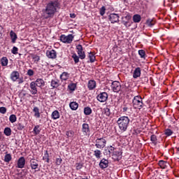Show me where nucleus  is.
<instances>
[{
	"label": "nucleus",
	"mask_w": 179,
	"mask_h": 179,
	"mask_svg": "<svg viewBox=\"0 0 179 179\" xmlns=\"http://www.w3.org/2000/svg\"><path fill=\"white\" fill-rule=\"evenodd\" d=\"M4 135H6V136H10V135H12V129H10V127H6L4 129Z\"/></svg>",
	"instance_id": "obj_28"
},
{
	"label": "nucleus",
	"mask_w": 179,
	"mask_h": 179,
	"mask_svg": "<svg viewBox=\"0 0 179 179\" xmlns=\"http://www.w3.org/2000/svg\"><path fill=\"white\" fill-rule=\"evenodd\" d=\"M18 82V85H22V83H23V82H24V80L23 79V78H20L19 77V79L17 80Z\"/></svg>",
	"instance_id": "obj_55"
},
{
	"label": "nucleus",
	"mask_w": 179,
	"mask_h": 179,
	"mask_svg": "<svg viewBox=\"0 0 179 179\" xmlns=\"http://www.w3.org/2000/svg\"><path fill=\"white\" fill-rule=\"evenodd\" d=\"M59 4L57 1H50L46 4L45 8L43 9L42 12L44 13L46 19L48 17H52L55 13H57V9H58Z\"/></svg>",
	"instance_id": "obj_1"
},
{
	"label": "nucleus",
	"mask_w": 179,
	"mask_h": 179,
	"mask_svg": "<svg viewBox=\"0 0 179 179\" xmlns=\"http://www.w3.org/2000/svg\"><path fill=\"white\" fill-rule=\"evenodd\" d=\"M71 57H72L75 64H78L79 62L80 57H79V56H78V55H76V53H73Z\"/></svg>",
	"instance_id": "obj_42"
},
{
	"label": "nucleus",
	"mask_w": 179,
	"mask_h": 179,
	"mask_svg": "<svg viewBox=\"0 0 179 179\" xmlns=\"http://www.w3.org/2000/svg\"><path fill=\"white\" fill-rule=\"evenodd\" d=\"M0 113L1 114H6V108H5V107H0Z\"/></svg>",
	"instance_id": "obj_52"
},
{
	"label": "nucleus",
	"mask_w": 179,
	"mask_h": 179,
	"mask_svg": "<svg viewBox=\"0 0 179 179\" xmlns=\"http://www.w3.org/2000/svg\"><path fill=\"white\" fill-rule=\"evenodd\" d=\"M37 87H44L45 86V82L43 78H37L36 81H34Z\"/></svg>",
	"instance_id": "obj_15"
},
{
	"label": "nucleus",
	"mask_w": 179,
	"mask_h": 179,
	"mask_svg": "<svg viewBox=\"0 0 179 179\" xmlns=\"http://www.w3.org/2000/svg\"><path fill=\"white\" fill-rule=\"evenodd\" d=\"M71 17H73V16H71Z\"/></svg>",
	"instance_id": "obj_60"
},
{
	"label": "nucleus",
	"mask_w": 179,
	"mask_h": 179,
	"mask_svg": "<svg viewBox=\"0 0 179 179\" xmlns=\"http://www.w3.org/2000/svg\"><path fill=\"white\" fill-rule=\"evenodd\" d=\"M29 87H30V93L31 94H37L38 93V90H37V85H36V83H34V81H32L30 85H29Z\"/></svg>",
	"instance_id": "obj_11"
},
{
	"label": "nucleus",
	"mask_w": 179,
	"mask_h": 179,
	"mask_svg": "<svg viewBox=\"0 0 179 179\" xmlns=\"http://www.w3.org/2000/svg\"><path fill=\"white\" fill-rule=\"evenodd\" d=\"M69 107L71 110H78V107H79V104L75 101H73L69 103Z\"/></svg>",
	"instance_id": "obj_23"
},
{
	"label": "nucleus",
	"mask_w": 179,
	"mask_h": 179,
	"mask_svg": "<svg viewBox=\"0 0 179 179\" xmlns=\"http://www.w3.org/2000/svg\"><path fill=\"white\" fill-rule=\"evenodd\" d=\"M138 55H140L141 58H143V59H146V53L145 52V50H138Z\"/></svg>",
	"instance_id": "obj_39"
},
{
	"label": "nucleus",
	"mask_w": 179,
	"mask_h": 179,
	"mask_svg": "<svg viewBox=\"0 0 179 179\" xmlns=\"http://www.w3.org/2000/svg\"><path fill=\"white\" fill-rule=\"evenodd\" d=\"M27 75L28 76H33V75H34V71L29 69L27 71Z\"/></svg>",
	"instance_id": "obj_53"
},
{
	"label": "nucleus",
	"mask_w": 179,
	"mask_h": 179,
	"mask_svg": "<svg viewBox=\"0 0 179 179\" xmlns=\"http://www.w3.org/2000/svg\"><path fill=\"white\" fill-rule=\"evenodd\" d=\"M88 57L90 58V62L93 63V62H94V61H96V57L94 56V55L93 53H92V52L89 53Z\"/></svg>",
	"instance_id": "obj_43"
},
{
	"label": "nucleus",
	"mask_w": 179,
	"mask_h": 179,
	"mask_svg": "<svg viewBox=\"0 0 179 179\" xmlns=\"http://www.w3.org/2000/svg\"><path fill=\"white\" fill-rule=\"evenodd\" d=\"M94 156H95L96 159H100V157H101V151L99 150H94Z\"/></svg>",
	"instance_id": "obj_35"
},
{
	"label": "nucleus",
	"mask_w": 179,
	"mask_h": 179,
	"mask_svg": "<svg viewBox=\"0 0 179 179\" xmlns=\"http://www.w3.org/2000/svg\"><path fill=\"white\" fill-rule=\"evenodd\" d=\"M113 156H115L116 159L117 160H120L122 157V152H121V151H115V152H113Z\"/></svg>",
	"instance_id": "obj_27"
},
{
	"label": "nucleus",
	"mask_w": 179,
	"mask_h": 179,
	"mask_svg": "<svg viewBox=\"0 0 179 179\" xmlns=\"http://www.w3.org/2000/svg\"><path fill=\"white\" fill-rule=\"evenodd\" d=\"M122 23L125 25L126 27H129L131 26V23H129V19H131V16L127 15L125 17H122Z\"/></svg>",
	"instance_id": "obj_18"
},
{
	"label": "nucleus",
	"mask_w": 179,
	"mask_h": 179,
	"mask_svg": "<svg viewBox=\"0 0 179 179\" xmlns=\"http://www.w3.org/2000/svg\"><path fill=\"white\" fill-rule=\"evenodd\" d=\"M52 120H58L60 117L59 112L58 110H55L52 113Z\"/></svg>",
	"instance_id": "obj_26"
},
{
	"label": "nucleus",
	"mask_w": 179,
	"mask_h": 179,
	"mask_svg": "<svg viewBox=\"0 0 179 179\" xmlns=\"http://www.w3.org/2000/svg\"><path fill=\"white\" fill-rule=\"evenodd\" d=\"M60 41L65 44H71L73 41V35L69 34L68 36L62 35L60 36Z\"/></svg>",
	"instance_id": "obj_5"
},
{
	"label": "nucleus",
	"mask_w": 179,
	"mask_h": 179,
	"mask_svg": "<svg viewBox=\"0 0 179 179\" xmlns=\"http://www.w3.org/2000/svg\"><path fill=\"white\" fill-rule=\"evenodd\" d=\"M155 23H156V22L154 21L153 19H148V20H147V21H146V24H147L148 26H149V27H152L155 26Z\"/></svg>",
	"instance_id": "obj_32"
},
{
	"label": "nucleus",
	"mask_w": 179,
	"mask_h": 179,
	"mask_svg": "<svg viewBox=\"0 0 179 179\" xmlns=\"http://www.w3.org/2000/svg\"><path fill=\"white\" fill-rule=\"evenodd\" d=\"M77 50V54L78 55V57H80V59H85L86 58V55L85 54V52H83V47L82 45H78L76 46Z\"/></svg>",
	"instance_id": "obj_6"
},
{
	"label": "nucleus",
	"mask_w": 179,
	"mask_h": 179,
	"mask_svg": "<svg viewBox=\"0 0 179 179\" xmlns=\"http://www.w3.org/2000/svg\"><path fill=\"white\" fill-rule=\"evenodd\" d=\"M25 164H26V159H24V157H20L17 163V167L18 169H23Z\"/></svg>",
	"instance_id": "obj_12"
},
{
	"label": "nucleus",
	"mask_w": 179,
	"mask_h": 179,
	"mask_svg": "<svg viewBox=\"0 0 179 179\" xmlns=\"http://www.w3.org/2000/svg\"><path fill=\"white\" fill-rule=\"evenodd\" d=\"M60 79L61 80L64 81V80H68V79H69V73H68V72H63L61 75H60Z\"/></svg>",
	"instance_id": "obj_21"
},
{
	"label": "nucleus",
	"mask_w": 179,
	"mask_h": 179,
	"mask_svg": "<svg viewBox=\"0 0 179 179\" xmlns=\"http://www.w3.org/2000/svg\"><path fill=\"white\" fill-rule=\"evenodd\" d=\"M122 110L124 113H127V111H128V108L127 106H124L122 108Z\"/></svg>",
	"instance_id": "obj_57"
},
{
	"label": "nucleus",
	"mask_w": 179,
	"mask_h": 179,
	"mask_svg": "<svg viewBox=\"0 0 179 179\" xmlns=\"http://www.w3.org/2000/svg\"><path fill=\"white\" fill-rule=\"evenodd\" d=\"M17 120V117H16V115H10L9 117V121L12 124H13V122H16Z\"/></svg>",
	"instance_id": "obj_40"
},
{
	"label": "nucleus",
	"mask_w": 179,
	"mask_h": 179,
	"mask_svg": "<svg viewBox=\"0 0 179 179\" xmlns=\"http://www.w3.org/2000/svg\"><path fill=\"white\" fill-rule=\"evenodd\" d=\"M71 17H73V16H71Z\"/></svg>",
	"instance_id": "obj_58"
},
{
	"label": "nucleus",
	"mask_w": 179,
	"mask_h": 179,
	"mask_svg": "<svg viewBox=\"0 0 179 179\" xmlns=\"http://www.w3.org/2000/svg\"><path fill=\"white\" fill-rule=\"evenodd\" d=\"M61 163H62V159L61 158H57L56 159V164H57V166H59V164H61Z\"/></svg>",
	"instance_id": "obj_56"
},
{
	"label": "nucleus",
	"mask_w": 179,
	"mask_h": 179,
	"mask_svg": "<svg viewBox=\"0 0 179 179\" xmlns=\"http://www.w3.org/2000/svg\"><path fill=\"white\" fill-rule=\"evenodd\" d=\"M150 141L152 143H154V145H156L157 143V137L156 135L152 134L150 137Z\"/></svg>",
	"instance_id": "obj_41"
},
{
	"label": "nucleus",
	"mask_w": 179,
	"mask_h": 179,
	"mask_svg": "<svg viewBox=\"0 0 179 179\" xmlns=\"http://www.w3.org/2000/svg\"><path fill=\"white\" fill-rule=\"evenodd\" d=\"M141 15L136 14V15H134L133 16V20L134 22V23H139V22H141Z\"/></svg>",
	"instance_id": "obj_33"
},
{
	"label": "nucleus",
	"mask_w": 179,
	"mask_h": 179,
	"mask_svg": "<svg viewBox=\"0 0 179 179\" xmlns=\"http://www.w3.org/2000/svg\"><path fill=\"white\" fill-rule=\"evenodd\" d=\"M115 148L113 146H110L108 150L109 153H113L114 155V152H115Z\"/></svg>",
	"instance_id": "obj_54"
},
{
	"label": "nucleus",
	"mask_w": 179,
	"mask_h": 179,
	"mask_svg": "<svg viewBox=\"0 0 179 179\" xmlns=\"http://www.w3.org/2000/svg\"><path fill=\"white\" fill-rule=\"evenodd\" d=\"M71 17H73V16H71Z\"/></svg>",
	"instance_id": "obj_59"
},
{
	"label": "nucleus",
	"mask_w": 179,
	"mask_h": 179,
	"mask_svg": "<svg viewBox=\"0 0 179 179\" xmlns=\"http://www.w3.org/2000/svg\"><path fill=\"white\" fill-rule=\"evenodd\" d=\"M87 87L89 90H93L94 89H96V81L94 80H90L88 82Z\"/></svg>",
	"instance_id": "obj_19"
},
{
	"label": "nucleus",
	"mask_w": 179,
	"mask_h": 179,
	"mask_svg": "<svg viewBox=\"0 0 179 179\" xmlns=\"http://www.w3.org/2000/svg\"><path fill=\"white\" fill-rule=\"evenodd\" d=\"M84 114L85 115H90L92 114V108L90 107H86L84 108Z\"/></svg>",
	"instance_id": "obj_37"
},
{
	"label": "nucleus",
	"mask_w": 179,
	"mask_h": 179,
	"mask_svg": "<svg viewBox=\"0 0 179 179\" xmlns=\"http://www.w3.org/2000/svg\"><path fill=\"white\" fill-rule=\"evenodd\" d=\"M41 131V129H40V126L39 125H36V126L34 127V134L35 135H38Z\"/></svg>",
	"instance_id": "obj_36"
},
{
	"label": "nucleus",
	"mask_w": 179,
	"mask_h": 179,
	"mask_svg": "<svg viewBox=\"0 0 179 179\" xmlns=\"http://www.w3.org/2000/svg\"><path fill=\"white\" fill-rule=\"evenodd\" d=\"M141 76V68L137 67L135 69L134 73H133V78L134 79H136Z\"/></svg>",
	"instance_id": "obj_20"
},
{
	"label": "nucleus",
	"mask_w": 179,
	"mask_h": 179,
	"mask_svg": "<svg viewBox=\"0 0 179 179\" xmlns=\"http://www.w3.org/2000/svg\"><path fill=\"white\" fill-rule=\"evenodd\" d=\"M68 87H69V90H71V92H75V89H76V84L71 83V84L69 85Z\"/></svg>",
	"instance_id": "obj_45"
},
{
	"label": "nucleus",
	"mask_w": 179,
	"mask_h": 179,
	"mask_svg": "<svg viewBox=\"0 0 179 179\" xmlns=\"http://www.w3.org/2000/svg\"><path fill=\"white\" fill-rule=\"evenodd\" d=\"M10 36L12 40V43H16V40H17V35L13 31H10Z\"/></svg>",
	"instance_id": "obj_25"
},
{
	"label": "nucleus",
	"mask_w": 179,
	"mask_h": 179,
	"mask_svg": "<svg viewBox=\"0 0 179 179\" xmlns=\"http://www.w3.org/2000/svg\"><path fill=\"white\" fill-rule=\"evenodd\" d=\"M130 121L131 120H129V117H128L127 116H122L118 118L117 124L122 132H125L127 129H128Z\"/></svg>",
	"instance_id": "obj_2"
},
{
	"label": "nucleus",
	"mask_w": 179,
	"mask_h": 179,
	"mask_svg": "<svg viewBox=\"0 0 179 179\" xmlns=\"http://www.w3.org/2000/svg\"><path fill=\"white\" fill-rule=\"evenodd\" d=\"M106 144L107 141H106L104 138H97L95 141V146L97 149H103V148H106Z\"/></svg>",
	"instance_id": "obj_4"
},
{
	"label": "nucleus",
	"mask_w": 179,
	"mask_h": 179,
	"mask_svg": "<svg viewBox=\"0 0 179 179\" xmlns=\"http://www.w3.org/2000/svg\"><path fill=\"white\" fill-rule=\"evenodd\" d=\"M108 19L110 23H117V22H120V15H118V14L111 13L108 16Z\"/></svg>",
	"instance_id": "obj_9"
},
{
	"label": "nucleus",
	"mask_w": 179,
	"mask_h": 179,
	"mask_svg": "<svg viewBox=\"0 0 179 179\" xmlns=\"http://www.w3.org/2000/svg\"><path fill=\"white\" fill-rule=\"evenodd\" d=\"M59 80H51V87L53 89H57L59 86Z\"/></svg>",
	"instance_id": "obj_22"
},
{
	"label": "nucleus",
	"mask_w": 179,
	"mask_h": 179,
	"mask_svg": "<svg viewBox=\"0 0 179 179\" xmlns=\"http://www.w3.org/2000/svg\"><path fill=\"white\" fill-rule=\"evenodd\" d=\"M82 132L85 136H87L89 135V134H90V128L89 127V124L87 123L83 124Z\"/></svg>",
	"instance_id": "obj_10"
},
{
	"label": "nucleus",
	"mask_w": 179,
	"mask_h": 179,
	"mask_svg": "<svg viewBox=\"0 0 179 179\" xmlns=\"http://www.w3.org/2000/svg\"><path fill=\"white\" fill-rule=\"evenodd\" d=\"M8 62H9V61L8 60L7 57H4L1 58V63L2 66H7Z\"/></svg>",
	"instance_id": "obj_30"
},
{
	"label": "nucleus",
	"mask_w": 179,
	"mask_h": 179,
	"mask_svg": "<svg viewBox=\"0 0 179 179\" xmlns=\"http://www.w3.org/2000/svg\"><path fill=\"white\" fill-rule=\"evenodd\" d=\"M164 134L166 136H171L173 135V131L170 129H166L164 131Z\"/></svg>",
	"instance_id": "obj_46"
},
{
	"label": "nucleus",
	"mask_w": 179,
	"mask_h": 179,
	"mask_svg": "<svg viewBox=\"0 0 179 179\" xmlns=\"http://www.w3.org/2000/svg\"><path fill=\"white\" fill-rule=\"evenodd\" d=\"M17 129H18V131H23L24 126L22 123H18V124H17Z\"/></svg>",
	"instance_id": "obj_48"
},
{
	"label": "nucleus",
	"mask_w": 179,
	"mask_h": 179,
	"mask_svg": "<svg viewBox=\"0 0 179 179\" xmlns=\"http://www.w3.org/2000/svg\"><path fill=\"white\" fill-rule=\"evenodd\" d=\"M105 14H106V7L102 6L100 9V15L101 16H104Z\"/></svg>",
	"instance_id": "obj_49"
},
{
	"label": "nucleus",
	"mask_w": 179,
	"mask_h": 179,
	"mask_svg": "<svg viewBox=\"0 0 179 179\" xmlns=\"http://www.w3.org/2000/svg\"><path fill=\"white\" fill-rule=\"evenodd\" d=\"M76 170H80L83 167V164L82 163H77L75 165Z\"/></svg>",
	"instance_id": "obj_50"
},
{
	"label": "nucleus",
	"mask_w": 179,
	"mask_h": 179,
	"mask_svg": "<svg viewBox=\"0 0 179 179\" xmlns=\"http://www.w3.org/2000/svg\"><path fill=\"white\" fill-rule=\"evenodd\" d=\"M111 87L113 92L118 93L121 90V83L118 81H113L111 85Z\"/></svg>",
	"instance_id": "obj_8"
},
{
	"label": "nucleus",
	"mask_w": 179,
	"mask_h": 179,
	"mask_svg": "<svg viewBox=\"0 0 179 179\" xmlns=\"http://www.w3.org/2000/svg\"><path fill=\"white\" fill-rule=\"evenodd\" d=\"M43 160H45L47 163H50V155L48 151H46V153L44 155Z\"/></svg>",
	"instance_id": "obj_44"
},
{
	"label": "nucleus",
	"mask_w": 179,
	"mask_h": 179,
	"mask_svg": "<svg viewBox=\"0 0 179 179\" xmlns=\"http://www.w3.org/2000/svg\"><path fill=\"white\" fill-rule=\"evenodd\" d=\"M33 112L34 113V116L35 118H40V109L38 107L35 106L33 109Z\"/></svg>",
	"instance_id": "obj_24"
},
{
	"label": "nucleus",
	"mask_w": 179,
	"mask_h": 179,
	"mask_svg": "<svg viewBox=\"0 0 179 179\" xmlns=\"http://www.w3.org/2000/svg\"><path fill=\"white\" fill-rule=\"evenodd\" d=\"M17 51H19V49L17 47L14 46L13 48V50H11V52L12 54H14L15 55H16V54H17Z\"/></svg>",
	"instance_id": "obj_51"
},
{
	"label": "nucleus",
	"mask_w": 179,
	"mask_h": 179,
	"mask_svg": "<svg viewBox=\"0 0 179 179\" xmlns=\"http://www.w3.org/2000/svg\"><path fill=\"white\" fill-rule=\"evenodd\" d=\"M12 160V155L10 154H6L4 157V162L6 163H9Z\"/></svg>",
	"instance_id": "obj_38"
},
{
	"label": "nucleus",
	"mask_w": 179,
	"mask_h": 179,
	"mask_svg": "<svg viewBox=\"0 0 179 179\" xmlns=\"http://www.w3.org/2000/svg\"><path fill=\"white\" fill-rule=\"evenodd\" d=\"M31 58L34 60V64H38L40 62V56L37 55H31Z\"/></svg>",
	"instance_id": "obj_29"
},
{
	"label": "nucleus",
	"mask_w": 179,
	"mask_h": 179,
	"mask_svg": "<svg viewBox=\"0 0 179 179\" xmlns=\"http://www.w3.org/2000/svg\"><path fill=\"white\" fill-rule=\"evenodd\" d=\"M10 78L13 82H16L20 78V73L18 71H14L10 73Z\"/></svg>",
	"instance_id": "obj_13"
},
{
	"label": "nucleus",
	"mask_w": 179,
	"mask_h": 179,
	"mask_svg": "<svg viewBox=\"0 0 179 179\" xmlns=\"http://www.w3.org/2000/svg\"><path fill=\"white\" fill-rule=\"evenodd\" d=\"M159 166L161 169H166L167 167V162L161 160L159 162Z\"/></svg>",
	"instance_id": "obj_34"
},
{
	"label": "nucleus",
	"mask_w": 179,
	"mask_h": 179,
	"mask_svg": "<svg viewBox=\"0 0 179 179\" xmlns=\"http://www.w3.org/2000/svg\"><path fill=\"white\" fill-rule=\"evenodd\" d=\"M103 114H105L106 117H110V115H111V110H110V108H103Z\"/></svg>",
	"instance_id": "obj_31"
},
{
	"label": "nucleus",
	"mask_w": 179,
	"mask_h": 179,
	"mask_svg": "<svg viewBox=\"0 0 179 179\" xmlns=\"http://www.w3.org/2000/svg\"><path fill=\"white\" fill-rule=\"evenodd\" d=\"M96 99L98 101L104 103V101H107V99H108V94H107V92H101L97 95Z\"/></svg>",
	"instance_id": "obj_7"
},
{
	"label": "nucleus",
	"mask_w": 179,
	"mask_h": 179,
	"mask_svg": "<svg viewBox=\"0 0 179 179\" xmlns=\"http://www.w3.org/2000/svg\"><path fill=\"white\" fill-rule=\"evenodd\" d=\"M66 136H68V138H73V135H75V132H73V131H68L66 132Z\"/></svg>",
	"instance_id": "obj_47"
},
{
	"label": "nucleus",
	"mask_w": 179,
	"mask_h": 179,
	"mask_svg": "<svg viewBox=\"0 0 179 179\" xmlns=\"http://www.w3.org/2000/svg\"><path fill=\"white\" fill-rule=\"evenodd\" d=\"M100 169H107L108 167V160L106 159H102L99 162Z\"/></svg>",
	"instance_id": "obj_17"
},
{
	"label": "nucleus",
	"mask_w": 179,
	"mask_h": 179,
	"mask_svg": "<svg viewBox=\"0 0 179 179\" xmlns=\"http://www.w3.org/2000/svg\"><path fill=\"white\" fill-rule=\"evenodd\" d=\"M132 103H133V107H134V108L141 110V108L143 107V101L141 96H134L132 100Z\"/></svg>",
	"instance_id": "obj_3"
},
{
	"label": "nucleus",
	"mask_w": 179,
	"mask_h": 179,
	"mask_svg": "<svg viewBox=\"0 0 179 179\" xmlns=\"http://www.w3.org/2000/svg\"><path fill=\"white\" fill-rule=\"evenodd\" d=\"M29 163L31 170H37V169H38V161L32 159L30 160Z\"/></svg>",
	"instance_id": "obj_14"
},
{
	"label": "nucleus",
	"mask_w": 179,
	"mask_h": 179,
	"mask_svg": "<svg viewBox=\"0 0 179 179\" xmlns=\"http://www.w3.org/2000/svg\"><path fill=\"white\" fill-rule=\"evenodd\" d=\"M46 55L48 58H51L52 59H55V58H57V52L54 50H48L46 52Z\"/></svg>",
	"instance_id": "obj_16"
}]
</instances>
